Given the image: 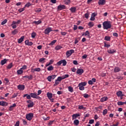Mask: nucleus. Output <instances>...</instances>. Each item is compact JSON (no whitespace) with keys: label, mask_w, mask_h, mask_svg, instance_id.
Here are the masks:
<instances>
[{"label":"nucleus","mask_w":126,"mask_h":126,"mask_svg":"<svg viewBox=\"0 0 126 126\" xmlns=\"http://www.w3.org/2000/svg\"><path fill=\"white\" fill-rule=\"evenodd\" d=\"M103 29L108 30V29H111L112 28V22L110 21H105L103 24Z\"/></svg>","instance_id":"nucleus-1"},{"label":"nucleus","mask_w":126,"mask_h":126,"mask_svg":"<svg viewBox=\"0 0 126 126\" xmlns=\"http://www.w3.org/2000/svg\"><path fill=\"white\" fill-rule=\"evenodd\" d=\"M34 117V114L32 113H28L26 115V119L28 121H32V119H33Z\"/></svg>","instance_id":"nucleus-2"},{"label":"nucleus","mask_w":126,"mask_h":126,"mask_svg":"<svg viewBox=\"0 0 126 126\" xmlns=\"http://www.w3.org/2000/svg\"><path fill=\"white\" fill-rule=\"evenodd\" d=\"M72 54H74V50L73 49H71L70 50H68L66 52V55L67 58H69V57H70V56H71V55H72Z\"/></svg>","instance_id":"nucleus-3"},{"label":"nucleus","mask_w":126,"mask_h":126,"mask_svg":"<svg viewBox=\"0 0 126 126\" xmlns=\"http://www.w3.org/2000/svg\"><path fill=\"white\" fill-rule=\"evenodd\" d=\"M27 103L28 104V108H32L34 106V102L31 100H27Z\"/></svg>","instance_id":"nucleus-4"},{"label":"nucleus","mask_w":126,"mask_h":126,"mask_svg":"<svg viewBox=\"0 0 126 126\" xmlns=\"http://www.w3.org/2000/svg\"><path fill=\"white\" fill-rule=\"evenodd\" d=\"M52 31L53 29L51 27H48L44 30V33L46 34V35H49L50 32H52Z\"/></svg>","instance_id":"nucleus-5"},{"label":"nucleus","mask_w":126,"mask_h":126,"mask_svg":"<svg viewBox=\"0 0 126 126\" xmlns=\"http://www.w3.org/2000/svg\"><path fill=\"white\" fill-rule=\"evenodd\" d=\"M31 97L33 98L34 99H40V96L37 95V93H31Z\"/></svg>","instance_id":"nucleus-6"},{"label":"nucleus","mask_w":126,"mask_h":126,"mask_svg":"<svg viewBox=\"0 0 126 126\" xmlns=\"http://www.w3.org/2000/svg\"><path fill=\"white\" fill-rule=\"evenodd\" d=\"M87 84V82H82L79 83L78 85V87H84V86H86Z\"/></svg>","instance_id":"nucleus-7"},{"label":"nucleus","mask_w":126,"mask_h":126,"mask_svg":"<svg viewBox=\"0 0 126 126\" xmlns=\"http://www.w3.org/2000/svg\"><path fill=\"white\" fill-rule=\"evenodd\" d=\"M97 16V13L94 12L92 14L91 17L90 18V20L92 21H94L95 20V16Z\"/></svg>","instance_id":"nucleus-8"},{"label":"nucleus","mask_w":126,"mask_h":126,"mask_svg":"<svg viewBox=\"0 0 126 126\" xmlns=\"http://www.w3.org/2000/svg\"><path fill=\"white\" fill-rule=\"evenodd\" d=\"M57 8L58 10H63V9H65V5L60 4L58 6Z\"/></svg>","instance_id":"nucleus-9"},{"label":"nucleus","mask_w":126,"mask_h":126,"mask_svg":"<svg viewBox=\"0 0 126 126\" xmlns=\"http://www.w3.org/2000/svg\"><path fill=\"white\" fill-rule=\"evenodd\" d=\"M77 74H79V75H81L82 74V73H83V72H84V70H83V69H80L78 68L77 70Z\"/></svg>","instance_id":"nucleus-10"},{"label":"nucleus","mask_w":126,"mask_h":126,"mask_svg":"<svg viewBox=\"0 0 126 126\" xmlns=\"http://www.w3.org/2000/svg\"><path fill=\"white\" fill-rule=\"evenodd\" d=\"M8 105V103L5 102L3 100L0 101V105L2 106L3 107H6Z\"/></svg>","instance_id":"nucleus-11"},{"label":"nucleus","mask_w":126,"mask_h":126,"mask_svg":"<svg viewBox=\"0 0 126 126\" xmlns=\"http://www.w3.org/2000/svg\"><path fill=\"white\" fill-rule=\"evenodd\" d=\"M25 44L27 46H32L33 42L32 41H29V40L27 39L25 41Z\"/></svg>","instance_id":"nucleus-12"},{"label":"nucleus","mask_w":126,"mask_h":126,"mask_svg":"<svg viewBox=\"0 0 126 126\" xmlns=\"http://www.w3.org/2000/svg\"><path fill=\"white\" fill-rule=\"evenodd\" d=\"M98 3V5H104L106 3V0H99Z\"/></svg>","instance_id":"nucleus-13"},{"label":"nucleus","mask_w":126,"mask_h":126,"mask_svg":"<svg viewBox=\"0 0 126 126\" xmlns=\"http://www.w3.org/2000/svg\"><path fill=\"white\" fill-rule=\"evenodd\" d=\"M17 88L19 90H24V89H25V86L23 85H19L17 86Z\"/></svg>","instance_id":"nucleus-14"},{"label":"nucleus","mask_w":126,"mask_h":126,"mask_svg":"<svg viewBox=\"0 0 126 126\" xmlns=\"http://www.w3.org/2000/svg\"><path fill=\"white\" fill-rule=\"evenodd\" d=\"M23 78H28L29 80H32L33 79V75H30V76L26 75L23 76Z\"/></svg>","instance_id":"nucleus-15"},{"label":"nucleus","mask_w":126,"mask_h":126,"mask_svg":"<svg viewBox=\"0 0 126 126\" xmlns=\"http://www.w3.org/2000/svg\"><path fill=\"white\" fill-rule=\"evenodd\" d=\"M116 50L112 48H110L107 50V52L108 53V54H114V53H116Z\"/></svg>","instance_id":"nucleus-16"},{"label":"nucleus","mask_w":126,"mask_h":126,"mask_svg":"<svg viewBox=\"0 0 126 126\" xmlns=\"http://www.w3.org/2000/svg\"><path fill=\"white\" fill-rule=\"evenodd\" d=\"M16 107V103H14L12 105H11L9 107V111H13V109H14V107Z\"/></svg>","instance_id":"nucleus-17"},{"label":"nucleus","mask_w":126,"mask_h":126,"mask_svg":"<svg viewBox=\"0 0 126 126\" xmlns=\"http://www.w3.org/2000/svg\"><path fill=\"white\" fill-rule=\"evenodd\" d=\"M69 10H70L72 13H75L76 12V7H72L69 9Z\"/></svg>","instance_id":"nucleus-18"},{"label":"nucleus","mask_w":126,"mask_h":126,"mask_svg":"<svg viewBox=\"0 0 126 126\" xmlns=\"http://www.w3.org/2000/svg\"><path fill=\"white\" fill-rule=\"evenodd\" d=\"M82 36H88V37H90V32H89V31H87L85 33L83 32Z\"/></svg>","instance_id":"nucleus-19"},{"label":"nucleus","mask_w":126,"mask_h":126,"mask_svg":"<svg viewBox=\"0 0 126 126\" xmlns=\"http://www.w3.org/2000/svg\"><path fill=\"white\" fill-rule=\"evenodd\" d=\"M116 95H117L118 97H123V96H124V94H123V92L121 91H118L116 93Z\"/></svg>","instance_id":"nucleus-20"},{"label":"nucleus","mask_w":126,"mask_h":126,"mask_svg":"<svg viewBox=\"0 0 126 126\" xmlns=\"http://www.w3.org/2000/svg\"><path fill=\"white\" fill-rule=\"evenodd\" d=\"M7 61H8V59H4L3 60L1 61V65H3L4 64H5V63H7Z\"/></svg>","instance_id":"nucleus-21"},{"label":"nucleus","mask_w":126,"mask_h":126,"mask_svg":"<svg viewBox=\"0 0 126 126\" xmlns=\"http://www.w3.org/2000/svg\"><path fill=\"white\" fill-rule=\"evenodd\" d=\"M77 117H80V114H75L72 115V120H75L77 119Z\"/></svg>","instance_id":"nucleus-22"},{"label":"nucleus","mask_w":126,"mask_h":126,"mask_svg":"<svg viewBox=\"0 0 126 126\" xmlns=\"http://www.w3.org/2000/svg\"><path fill=\"white\" fill-rule=\"evenodd\" d=\"M25 97H27V99H28V100H31V95H30V94H24L23 97L25 98Z\"/></svg>","instance_id":"nucleus-23"},{"label":"nucleus","mask_w":126,"mask_h":126,"mask_svg":"<svg viewBox=\"0 0 126 126\" xmlns=\"http://www.w3.org/2000/svg\"><path fill=\"white\" fill-rule=\"evenodd\" d=\"M121 71V68H120L119 67L116 66L114 69V72H119Z\"/></svg>","instance_id":"nucleus-24"},{"label":"nucleus","mask_w":126,"mask_h":126,"mask_svg":"<svg viewBox=\"0 0 126 126\" xmlns=\"http://www.w3.org/2000/svg\"><path fill=\"white\" fill-rule=\"evenodd\" d=\"M23 40H24V36H21V38L18 40V43H19V44L22 43Z\"/></svg>","instance_id":"nucleus-25"},{"label":"nucleus","mask_w":126,"mask_h":126,"mask_svg":"<svg viewBox=\"0 0 126 126\" xmlns=\"http://www.w3.org/2000/svg\"><path fill=\"white\" fill-rule=\"evenodd\" d=\"M107 100H108V97L107 96L103 97L100 99V102H105Z\"/></svg>","instance_id":"nucleus-26"},{"label":"nucleus","mask_w":126,"mask_h":126,"mask_svg":"<svg viewBox=\"0 0 126 126\" xmlns=\"http://www.w3.org/2000/svg\"><path fill=\"white\" fill-rule=\"evenodd\" d=\"M17 33H18V30L17 29H15L11 32V34H12V35H16Z\"/></svg>","instance_id":"nucleus-27"},{"label":"nucleus","mask_w":126,"mask_h":126,"mask_svg":"<svg viewBox=\"0 0 126 126\" xmlns=\"http://www.w3.org/2000/svg\"><path fill=\"white\" fill-rule=\"evenodd\" d=\"M47 96L48 99H51V98H53V94L48 92L47 93Z\"/></svg>","instance_id":"nucleus-28"},{"label":"nucleus","mask_w":126,"mask_h":126,"mask_svg":"<svg viewBox=\"0 0 126 126\" xmlns=\"http://www.w3.org/2000/svg\"><path fill=\"white\" fill-rule=\"evenodd\" d=\"M63 48V46L58 45L55 47V50L56 51H59V50H61V49Z\"/></svg>","instance_id":"nucleus-29"},{"label":"nucleus","mask_w":126,"mask_h":126,"mask_svg":"<svg viewBox=\"0 0 126 126\" xmlns=\"http://www.w3.org/2000/svg\"><path fill=\"white\" fill-rule=\"evenodd\" d=\"M47 70H48V71L54 70V66H53V65L49 66L48 67H47Z\"/></svg>","instance_id":"nucleus-30"},{"label":"nucleus","mask_w":126,"mask_h":126,"mask_svg":"<svg viewBox=\"0 0 126 126\" xmlns=\"http://www.w3.org/2000/svg\"><path fill=\"white\" fill-rule=\"evenodd\" d=\"M104 47L105 48H110V47H111V45L107 43V42H104Z\"/></svg>","instance_id":"nucleus-31"},{"label":"nucleus","mask_w":126,"mask_h":126,"mask_svg":"<svg viewBox=\"0 0 126 126\" xmlns=\"http://www.w3.org/2000/svg\"><path fill=\"white\" fill-rule=\"evenodd\" d=\"M45 61H46V58H40L39 60V63H44L45 62Z\"/></svg>","instance_id":"nucleus-32"},{"label":"nucleus","mask_w":126,"mask_h":126,"mask_svg":"<svg viewBox=\"0 0 126 126\" xmlns=\"http://www.w3.org/2000/svg\"><path fill=\"white\" fill-rule=\"evenodd\" d=\"M33 23H34L35 25H39V24H41V23H42V21L38 20V21H34Z\"/></svg>","instance_id":"nucleus-33"},{"label":"nucleus","mask_w":126,"mask_h":126,"mask_svg":"<svg viewBox=\"0 0 126 126\" xmlns=\"http://www.w3.org/2000/svg\"><path fill=\"white\" fill-rule=\"evenodd\" d=\"M17 74H22L23 73V70L20 68L17 71Z\"/></svg>","instance_id":"nucleus-34"},{"label":"nucleus","mask_w":126,"mask_h":126,"mask_svg":"<svg viewBox=\"0 0 126 126\" xmlns=\"http://www.w3.org/2000/svg\"><path fill=\"white\" fill-rule=\"evenodd\" d=\"M74 125H75V126H78V125H79V121L77 119L75 120L74 121Z\"/></svg>","instance_id":"nucleus-35"},{"label":"nucleus","mask_w":126,"mask_h":126,"mask_svg":"<svg viewBox=\"0 0 126 126\" xmlns=\"http://www.w3.org/2000/svg\"><path fill=\"white\" fill-rule=\"evenodd\" d=\"M31 5H32V4H31V3H30V2H28V3H27L25 4L24 7H25V8H26V7H29L30 6H31Z\"/></svg>","instance_id":"nucleus-36"},{"label":"nucleus","mask_w":126,"mask_h":126,"mask_svg":"<svg viewBox=\"0 0 126 126\" xmlns=\"http://www.w3.org/2000/svg\"><path fill=\"white\" fill-rule=\"evenodd\" d=\"M78 109L79 110H86V107L83 106V105H79Z\"/></svg>","instance_id":"nucleus-37"},{"label":"nucleus","mask_w":126,"mask_h":126,"mask_svg":"<svg viewBox=\"0 0 126 126\" xmlns=\"http://www.w3.org/2000/svg\"><path fill=\"white\" fill-rule=\"evenodd\" d=\"M88 25L90 27V28H92V27H93V26H94V23H93V22H90L88 23Z\"/></svg>","instance_id":"nucleus-38"},{"label":"nucleus","mask_w":126,"mask_h":126,"mask_svg":"<svg viewBox=\"0 0 126 126\" xmlns=\"http://www.w3.org/2000/svg\"><path fill=\"white\" fill-rule=\"evenodd\" d=\"M104 40H105V41H111V37L109 36H105L104 37Z\"/></svg>","instance_id":"nucleus-39"},{"label":"nucleus","mask_w":126,"mask_h":126,"mask_svg":"<svg viewBox=\"0 0 126 126\" xmlns=\"http://www.w3.org/2000/svg\"><path fill=\"white\" fill-rule=\"evenodd\" d=\"M62 63H63V66H65V65H66V63H67L66 61L64 60H62Z\"/></svg>","instance_id":"nucleus-40"},{"label":"nucleus","mask_w":126,"mask_h":126,"mask_svg":"<svg viewBox=\"0 0 126 126\" xmlns=\"http://www.w3.org/2000/svg\"><path fill=\"white\" fill-rule=\"evenodd\" d=\"M36 35H37V33H36V32H33L32 33L31 36L33 39H34V38H35V37H36Z\"/></svg>","instance_id":"nucleus-41"},{"label":"nucleus","mask_w":126,"mask_h":126,"mask_svg":"<svg viewBox=\"0 0 126 126\" xmlns=\"http://www.w3.org/2000/svg\"><path fill=\"white\" fill-rule=\"evenodd\" d=\"M57 42L56 40H54L53 41H52V42H51L49 44V46H53L54 44H56V42Z\"/></svg>","instance_id":"nucleus-42"},{"label":"nucleus","mask_w":126,"mask_h":126,"mask_svg":"<svg viewBox=\"0 0 126 126\" xmlns=\"http://www.w3.org/2000/svg\"><path fill=\"white\" fill-rule=\"evenodd\" d=\"M32 70H33V71H37L38 72H39V71H41V68H35L34 69H32Z\"/></svg>","instance_id":"nucleus-43"},{"label":"nucleus","mask_w":126,"mask_h":126,"mask_svg":"<svg viewBox=\"0 0 126 126\" xmlns=\"http://www.w3.org/2000/svg\"><path fill=\"white\" fill-rule=\"evenodd\" d=\"M117 105H118V106H123V105H125V102L118 101L117 102Z\"/></svg>","instance_id":"nucleus-44"},{"label":"nucleus","mask_w":126,"mask_h":126,"mask_svg":"<svg viewBox=\"0 0 126 126\" xmlns=\"http://www.w3.org/2000/svg\"><path fill=\"white\" fill-rule=\"evenodd\" d=\"M68 90L69 92H73V88L71 86H69L68 87Z\"/></svg>","instance_id":"nucleus-45"},{"label":"nucleus","mask_w":126,"mask_h":126,"mask_svg":"<svg viewBox=\"0 0 126 126\" xmlns=\"http://www.w3.org/2000/svg\"><path fill=\"white\" fill-rule=\"evenodd\" d=\"M59 84H60V82L57 79H56L55 80V82L54 85V86H58V85H59Z\"/></svg>","instance_id":"nucleus-46"},{"label":"nucleus","mask_w":126,"mask_h":126,"mask_svg":"<svg viewBox=\"0 0 126 126\" xmlns=\"http://www.w3.org/2000/svg\"><path fill=\"white\" fill-rule=\"evenodd\" d=\"M13 66V65H12V63H10V64H9L8 65V66H7V68L8 69H10V68H11Z\"/></svg>","instance_id":"nucleus-47"},{"label":"nucleus","mask_w":126,"mask_h":126,"mask_svg":"<svg viewBox=\"0 0 126 126\" xmlns=\"http://www.w3.org/2000/svg\"><path fill=\"white\" fill-rule=\"evenodd\" d=\"M24 10H25V7H24L23 8H21L18 9V11L20 13L22 12V11H24Z\"/></svg>","instance_id":"nucleus-48"},{"label":"nucleus","mask_w":126,"mask_h":126,"mask_svg":"<svg viewBox=\"0 0 126 126\" xmlns=\"http://www.w3.org/2000/svg\"><path fill=\"white\" fill-rule=\"evenodd\" d=\"M69 76V75H68V74H65L62 76V78H63V79H65V78H67Z\"/></svg>","instance_id":"nucleus-49"},{"label":"nucleus","mask_w":126,"mask_h":126,"mask_svg":"<svg viewBox=\"0 0 126 126\" xmlns=\"http://www.w3.org/2000/svg\"><path fill=\"white\" fill-rule=\"evenodd\" d=\"M63 80V77H61V76H59L57 78V80L59 82H61V81H62V80Z\"/></svg>","instance_id":"nucleus-50"},{"label":"nucleus","mask_w":126,"mask_h":126,"mask_svg":"<svg viewBox=\"0 0 126 126\" xmlns=\"http://www.w3.org/2000/svg\"><path fill=\"white\" fill-rule=\"evenodd\" d=\"M107 113H108V110L104 109L102 112V114L103 116H105V115H107Z\"/></svg>","instance_id":"nucleus-51"},{"label":"nucleus","mask_w":126,"mask_h":126,"mask_svg":"<svg viewBox=\"0 0 126 126\" xmlns=\"http://www.w3.org/2000/svg\"><path fill=\"white\" fill-rule=\"evenodd\" d=\"M83 96H84V98H85L86 99H87V98H88L90 96V95H89L88 94H84Z\"/></svg>","instance_id":"nucleus-52"},{"label":"nucleus","mask_w":126,"mask_h":126,"mask_svg":"<svg viewBox=\"0 0 126 126\" xmlns=\"http://www.w3.org/2000/svg\"><path fill=\"white\" fill-rule=\"evenodd\" d=\"M64 3L65 4H69L70 3V0H65Z\"/></svg>","instance_id":"nucleus-53"},{"label":"nucleus","mask_w":126,"mask_h":126,"mask_svg":"<svg viewBox=\"0 0 126 126\" xmlns=\"http://www.w3.org/2000/svg\"><path fill=\"white\" fill-rule=\"evenodd\" d=\"M6 22H7V19H5L4 21H3L1 23V25H4V24H5L6 23Z\"/></svg>","instance_id":"nucleus-54"},{"label":"nucleus","mask_w":126,"mask_h":126,"mask_svg":"<svg viewBox=\"0 0 126 126\" xmlns=\"http://www.w3.org/2000/svg\"><path fill=\"white\" fill-rule=\"evenodd\" d=\"M17 95H18V94L16 93V94H14L12 96V98L14 99V98H16V97H17Z\"/></svg>","instance_id":"nucleus-55"},{"label":"nucleus","mask_w":126,"mask_h":126,"mask_svg":"<svg viewBox=\"0 0 126 126\" xmlns=\"http://www.w3.org/2000/svg\"><path fill=\"white\" fill-rule=\"evenodd\" d=\"M79 89L81 91H83V90H85V88L84 87H79Z\"/></svg>","instance_id":"nucleus-56"},{"label":"nucleus","mask_w":126,"mask_h":126,"mask_svg":"<svg viewBox=\"0 0 126 126\" xmlns=\"http://www.w3.org/2000/svg\"><path fill=\"white\" fill-rule=\"evenodd\" d=\"M23 124L24 126H27V121H26L25 120H23Z\"/></svg>","instance_id":"nucleus-57"},{"label":"nucleus","mask_w":126,"mask_h":126,"mask_svg":"<svg viewBox=\"0 0 126 126\" xmlns=\"http://www.w3.org/2000/svg\"><path fill=\"white\" fill-rule=\"evenodd\" d=\"M4 81H5L6 84H8V83H9V80H8V79L5 78L4 79Z\"/></svg>","instance_id":"nucleus-58"},{"label":"nucleus","mask_w":126,"mask_h":126,"mask_svg":"<svg viewBox=\"0 0 126 126\" xmlns=\"http://www.w3.org/2000/svg\"><path fill=\"white\" fill-rule=\"evenodd\" d=\"M47 80H48V81H49V82H51V81H52V76H49L47 77Z\"/></svg>","instance_id":"nucleus-59"},{"label":"nucleus","mask_w":126,"mask_h":126,"mask_svg":"<svg viewBox=\"0 0 126 126\" xmlns=\"http://www.w3.org/2000/svg\"><path fill=\"white\" fill-rule=\"evenodd\" d=\"M42 93V91L41 90H39L37 91V96H39V95H40V94Z\"/></svg>","instance_id":"nucleus-60"},{"label":"nucleus","mask_w":126,"mask_h":126,"mask_svg":"<svg viewBox=\"0 0 126 126\" xmlns=\"http://www.w3.org/2000/svg\"><path fill=\"white\" fill-rule=\"evenodd\" d=\"M85 17L86 18H87V19H88V18L89 17V13H86L85 14Z\"/></svg>","instance_id":"nucleus-61"},{"label":"nucleus","mask_w":126,"mask_h":126,"mask_svg":"<svg viewBox=\"0 0 126 126\" xmlns=\"http://www.w3.org/2000/svg\"><path fill=\"white\" fill-rule=\"evenodd\" d=\"M87 57H88V56L87 54H85L82 57V58L83 60H85V59H86Z\"/></svg>","instance_id":"nucleus-62"},{"label":"nucleus","mask_w":126,"mask_h":126,"mask_svg":"<svg viewBox=\"0 0 126 126\" xmlns=\"http://www.w3.org/2000/svg\"><path fill=\"white\" fill-rule=\"evenodd\" d=\"M89 124H90L91 125L92 124H94V120H90Z\"/></svg>","instance_id":"nucleus-63"},{"label":"nucleus","mask_w":126,"mask_h":126,"mask_svg":"<svg viewBox=\"0 0 126 126\" xmlns=\"http://www.w3.org/2000/svg\"><path fill=\"white\" fill-rule=\"evenodd\" d=\"M14 126H19V121H17Z\"/></svg>","instance_id":"nucleus-64"}]
</instances>
